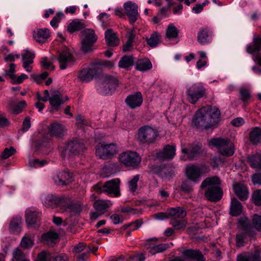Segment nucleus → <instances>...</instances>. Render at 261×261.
Returning <instances> with one entry per match:
<instances>
[{
	"mask_svg": "<svg viewBox=\"0 0 261 261\" xmlns=\"http://www.w3.org/2000/svg\"><path fill=\"white\" fill-rule=\"evenodd\" d=\"M220 114L217 107L206 106L197 111L192 120V125L196 128H209L220 121Z\"/></svg>",
	"mask_w": 261,
	"mask_h": 261,
	"instance_id": "f257e3e1",
	"label": "nucleus"
},
{
	"mask_svg": "<svg viewBox=\"0 0 261 261\" xmlns=\"http://www.w3.org/2000/svg\"><path fill=\"white\" fill-rule=\"evenodd\" d=\"M221 180L217 176L206 177L201 183L200 188L205 189L204 196L212 202H217L222 198L223 191L220 187Z\"/></svg>",
	"mask_w": 261,
	"mask_h": 261,
	"instance_id": "f03ea898",
	"label": "nucleus"
},
{
	"mask_svg": "<svg viewBox=\"0 0 261 261\" xmlns=\"http://www.w3.org/2000/svg\"><path fill=\"white\" fill-rule=\"evenodd\" d=\"M119 161L125 167L133 169L138 168L141 161V158L136 152L127 151L119 155Z\"/></svg>",
	"mask_w": 261,
	"mask_h": 261,
	"instance_id": "7ed1b4c3",
	"label": "nucleus"
},
{
	"mask_svg": "<svg viewBox=\"0 0 261 261\" xmlns=\"http://www.w3.org/2000/svg\"><path fill=\"white\" fill-rule=\"evenodd\" d=\"M210 144L216 146L223 155L229 156L234 154V146L229 139L214 138L211 140Z\"/></svg>",
	"mask_w": 261,
	"mask_h": 261,
	"instance_id": "20e7f679",
	"label": "nucleus"
},
{
	"mask_svg": "<svg viewBox=\"0 0 261 261\" xmlns=\"http://www.w3.org/2000/svg\"><path fill=\"white\" fill-rule=\"evenodd\" d=\"M238 227L240 231L236 234V245L241 247L244 245L245 240L247 237H253L254 231H251L246 219L241 218L239 221Z\"/></svg>",
	"mask_w": 261,
	"mask_h": 261,
	"instance_id": "39448f33",
	"label": "nucleus"
},
{
	"mask_svg": "<svg viewBox=\"0 0 261 261\" xmlns=\"http://www.w3.org/2000/svg\"><path fill=\"white\" fill-rule=\"evenodd\" d=\"M158 135L157 130L146 125L139 129L138 139L141 143L149 145L155 142Z\"/></svg>",
	"mask_w": 261,
	"mask_h": 261,
	"instance_id": "423d86ee",
	"label": "nucleus"
},
{
	"mask_svg": "<svg viewBox=\"0 0 261 261\" xmlns=\"http://www.w3.org/2000/svg\"><path fill=\"white\" fill-rule=\"evenodd\" d=\"M120 179L117 178L106 182L102 186L97 184L93 188L98 193L106 192L109 195H113L114 197H118L120 195Z\"/></svg>",
	"mask_w": 261,
	"mask_h": 261,
	"instance_id": "0eeeda50",
	"label": "nucleus"
},
{
	"mask_svg": "<svg viewBox=\"0 0 261 261\" xmlns=\"http://www.w3.org/2000/svg\"><path fill=\"white\" fill-rule=\"evenodd\" d=\"M83 38L81 40V50L86 54L93 51L94 44L97 40V37L93 30L87 29L82 32Z\"/></svg>",
	"mask_w": 261,
	"mask_h": 261,
	"instance_id": "6e6552de",
	"label": "nucleus"
},
{
	"mask_svg": "<svg viewBox=\"0 0 261 261\" xmlns=\"http://www.w3.org/2000/svg\"><path fill=\"white\" fill-rule=\"evenodd\" d=\"M117 153L116 146L114 144L99 143L96 146V155L103 160L112 158Z\"/></svg>",
	"mask_w": 261,
	"mask_h": 261,
	"instance_id": "1a4fd4ad",
	"label": "nucleus"
},
{
	"mask_svg": "<svg viewBox=\"0 0 261 261\" xmlns=\"http://www.w3.org/2000/svg\"><path fill=\"white\" fill-rule=\"evenodd\" d=\"M210 169L203 166L199 167L194 165H190L186 167V174L187 178L193 181L197 182L199 180L201 175L204 172H208Z\"/></svg>",
	"mask_w": 261,
	"mask_h": 261,
	"instance_id": "9d476101",
	"label": "nucleus"
},
{
	"mask_svg": "<svg viewBox=\"0 0 261 261\" xmlns=\"http://www.w3.org/2000/svg\"><path fill=\"white\" fill-rule=\"evenodd\" d=\"M86 149L84 144L77 140L68 142L65 147L62 154H68L69 156H74L82 153Z\"/></svg>",
	"mask_w": 261,
	"mask_h": 261,
	"instance_id": "9b49d317",
	"label": "nucleus"
},
{
	"mask_svg": "<svg viewBox=\"0 0 261 261\" xmlns=\"http://www.w3.org/2000/svg\"><path fill=\"white\" fill-rule=\"evenodd\" d=\"M119 85L118 80L113 75L105 74L101 79V88L104 94H108L114 91Z\"/></svg>",
	"mask_w": 261,
	"mask_h": 261,
	"instance_id": "f8f14e48",
	"label": "nucleus"
},
{
	"mask_svg": "<svg viewBox=\"0 0 261 261\" xmlns=\"http://www.w3.org/2000/svg\"><path fill=\"white\" fill-rule=\"evenodd\" d=\"M187 99L192 103L195 104L205 94V89L201 86H195L187 90Z\"/></svg>",
	"mask_w": 261,
	"mask_h": 261,
	"instance_id": "ddd939ff",
	"label": "nucleus"
},
{
	"mask_svg": "<svg viewBox=\"0 0 261 261\" xmlns=\"http://www.w3.org/2000/svg\"><path fill=\"white\" fill-rule=\"evenodd\" d=\"M101 71L100 67L94 65L90 68L81 70L79 72L78 78L83 82H88L99 74Z\"/></svg>",
	"mask_w": 261,
	"mask_h": 261,
	"instance_id": "4468645a",
	"label": "nucleus"
},
{
	"mask_svg": "<svg viewBox=\"0 0 261 261\" xmlns=\"http://www.w3.org/2000/svg\"><path fill=\"white\" fill-rule=\"evenodd\" d=\"M182 153L185 154V160H193L202 153L201 146L200 144H191L188 148H182Z\"/></svg>",
	"mask_w": 261,
	"mask_h": 261,
	"instance_id": "2eb2a0df",
	"label": "nucleus"
},
{
	"mask_svg": "<svg viewBox=\"0 0 261 261\" xmlns=\"http://www.w3.org/2000/svg\"><path fill=\"white\" fill-rule=\"evenodd\" d=\"M58 186H66L72 182V174L68 170L59 171L53 178Z\"/></svg>",
	"mask_w": 261,
	"mask_h": 261,
	"instance_id": "dca6fc26",
	"label": "nucleus"
},
{
	"mask_svg": "<svg viewBox=\"0 0 261 261\" xmlns=\"http://www.w3.org/2000/svg\"><path fill=\"white\" fill-rule=\"evenodd\" d=\"M175 146L166 145L156 153V156L162 161L172 160L175 155Z\"/></svg>",
	"mask_w": 261,
	"mask_h": 261,
	"instance_id": "f3484780",
	"label": "nucleus"
},
{
	"mask_svg": "<svg viewBox=\"0 0 261 261\" xmlns=\"http://www.w3.org/2000/svg\"><path fill=\"white\" fill-rule=\"evenodd\" d=\"M182 256L184 261L186 259H191L194 261H206L205 257L198 249H188L182 252Z\"/></svg>",
	"mask_w": 261,
	"mask_h": 261,
	"instance_id": "a211bd4d",
	"label": "nucleus"
},
{
	"mask_svg": "<svg viewBox=\"0 0 261 261\" xmlns=\"http://www.w3.org/2000/svg\"><path fill=\"white\" fill-rule=\"evenodd\" d=\"M124 9L130 22H135L139 17L137 5L132 2H127L124 4Z\"/></svg>",
	"mask_w": 261,
	"mask_h": 261,
	"instance_id": "6ab92c4d",
	"label": "nucleus"
},
{
	"mask_svg": "<svg viewBox=\"0 0 261 261\" xmlns=\"http://www.w3.org/2000/svg\"><path fill=\"white\" fill-rule=\"evenodd\" d=\"M125 102L131 109L140 107L143 102V97L140 92H137L134 94L129 95L125 99Z\"/></svg>",
	"mask_w": 261,
	"mask_h": 261,
	"instance_id": "aec40b11",
	"label": "nucleus"
},
{
	"mask_svg": "<svg viewBox=\"0 0 261 261\" xmlns=\"http://www.w3.org/2000/svg\"><path fill=\"white\" fill-rule=\"evenodd\" d=\"M63 200H64V196H57L49 195L46 197L44 203L45 206L48 208H55L58 205L61 206Z\"/></svg>",
	"mask_w": 261,
	"mask_h": 261,
	"instance_id": "412c9836",
	"label": "nucleus"
},
{
	"mask_svg": "<svg viewBox=\"0 0 261 261\" xmlns=\"http://www.w3.org/2000/svg\"><path fill=\"white\" fill-rule=\"evenodd\" d=\"M261 50V35H258L253 39V41L246 48L248 54L254 55Z\"/></svg>",
	"mask_w": 261,
	"mask_h": 261,
	"instance_id": "4be33fe9",
	"label": "nucleus"
},
{
	"mask_svg": "<svg viewBox=\"0 0 261 261\" xmlns=\"http://www.w3.org/2000/svg\"><path fill=\"white\" fill-rule=\"evenodd\" d=\"M33 37L38 43H45L50 37V32L47 29H39L34 31Z\"/></svg>",
	"mask_w": 261,
	"mask_h": 261,
	"instance_id": "5701e85b",
	"label": "nucleus"
},
{
	"mask_svg": "<svg viewBox=\"0 0 261 261\" xmlns=\"http://www.w3.org/2000/svg\"><path fill=\"white\" fill-rule=\"evenodd\" d=\"M68 100V97L67 96H66L64 99L61 95L55 93L50 97L49 103L52 109L58 111L60 108V106Z\"/></svg>",
	"mask_w": 261,
	"mask_h": 261,
	"instance_id": "b1692460",
	"label": "nucleus"
},
{
	"mask_svg": "<svg viewBox=\"0 0 261 261\" xmlns=\"http://www.w3.org/2000/svg\"><path fill=\"white\" fill-rule=\"evenodd\" d=\"M234 192L238 197L242 201L246 200L248 197V191L247 187L242 184L233 185Z\"/></svg>",
	"mask_w": 261,
	"mask_h": 261,
	"instance_id": "393cba45",
	"label": "nucleus"
},
{
	"mask_svg": "<svg viewBox=\"0 0 261 261\" xmlns=\"http://www.w3.org/2000/svg\"><path fill=\"white\" fill-rule=\"evenodd\" d=\"M242 219L247 220L251 231H254L253 229H254L259 232H261V215L257 214H253L251 222L247 218H242Z\"/></svg>",
	"mask_w": 261,
	"mask_h": 261,
	"instance_id": "a878e982",
	"label": "nucleus"
},
{
	"mask_svg": "<svg viewBox=\"0 0 261 261\" xmlns=\"http://www.w3.org/2000/svg\"><path fill=\"white\" fill-rule=\"evenodd\" d=\"M72 56L70 53L68 51H62L60 53L58 60L60 63V68L61 69H65L67 67V63L72 61Z\"/></svg>",
	"mask_w": 261,
	"mask_h": 261,
	"instance_id": "bb28decb",
	"label": "nucleus"
},
{
	"mask_svg": "<svg viewBox=\"0 0 261 261\" xmlns=\"http://www.w3.org/2000/svg\"><path fill=\"white\" fill-rule=\"evenodd\" d=\"M105 39L107 44L110 46H116L119 44V40L116 34L112 29H109L105 32Z\"/></svg>",
	"mask_w": 261,
	"mask_h": 261,
	"instance_id": "cd10ccee",
	"label": "nucleus"
},
{
	"mask_svg": "<svg viewBox=\"0 0 261 261\" xmlns=\"http://www.w3.org/2000/svg\"><path fill=\"white\" fill-rule=\"evenodd\" d=\"M247 162L252 168L261 171V154H255L248 156Z\"/></svg>",
	"mask_w": 261,
	"mask_h": 261,
	"instance_id": "c85d7f7f",
	"label": "nucleus"
},
{
	"mask_svg": "<svg viewBox=\"0 0 261 261\" xmlns=\"http://www.w3.org/2000/svg\"><path fill=\"white\" fill-rule=\"evenodd\" d=\"M34 57L35 54L28 50H25V53L22 55V58L23 61V67L28 72H31L32 71V67L29 66V65L33 63Z\"/></svg>",
	"mask_w": 261,
	"mask_h": 261,
	"instance_id": "c756f323",
	"label": "nucleus"
},
{
	"mask_svg": "<svg viewBox=\"0 0 261 261\" xmlns=\"http://www.w3.org/2000/svg\"><path fill=\"white\" fill-rule=\"evenodd\" d=\"M49 130L50 136L61 138L64 136L65 128L62 124L54 123L50 125Z\"/></svg>",
	"mask_w": 261,
	"mask_h": 261,
	"instance_id": "7c9ffc66",
	"label": "nucleus"
},
{
	"mask_svg": "<svg viewBox=\"0 0 261 261\" xmlns=\"http://www.w3.org/2000/svg\"><path fill=\"white\" fill-rule=\"evenodd\" d=\"M112 205L110 201L97 200L94 202L93 206L96 211L99 212L101 214H103Z\"/></svg>",
	"mask_w": 261,
	"mask_h": 261,
	"instance_id": "2f4dec72",
	"label": "nucleus"
},
{
	"mask_svg": "<svg viewBox=\"0 0 261 261\" xmlns=\"http://www.w3.org/2000/svg\"><path fill=\"white\" fill-rule=\"evenodd\" d=\"M21 223L22 220L20 217H17L13 218L9 225L10 232L14 234L19 233L21 229Z\"/></svg>",
	"mask_w": 261,
	"mask_h": 261,
	"instance_id": "473e14b6",
	"label": "nucleus"
},
{
	"mask_svg": "<svg viewBox=\"0 0 261 261\" xmlns=\"http://www.w3.org/2000/svg\"><path fill=\"white\" fill-rule=\"evenodd\" d=\"M59 237L57 233L49 231L44 233L41 237V241L48 245H53L56 243V241Z\"/></svg>",
	"mask_w": 261,
	"mask_h": 261,
	"instance_id": "72a5a7b5",
	"label": "nucleus"
},
{
	"mask_svg": "<svg viewBox=\"0 0 261 261\" xmlns=\"http://www.w3.org/2000/svg\"><path fill=\"white\" fill-rule=\"evenodd\" d=\"M237 261H261L260 252L255 251L250 255L240 254L238 256Z\"/></svg>",
	"mask_w": 261,
	"mask_h": 261,
	"instance_id": "f704fd0d",
	"label": "nucleus"
},
{
	"mask_svg": "<svg viewBox=\"0 0 261 261\" xmlns=\"http://www.w3.org/2000/svg\"><path fill=\"white\" fill-rule=\"evenodd\" d=\"M250 142L253 145H256L261 142V128L258 127L252 129L249 134Z\"/></svg>",
	"mask_w": 261,
	"mask_h": 261,
	"instance_id": "c9c22d12",
	"label": "nucleus"
},
{
	"mask_svg": "<svg viewBox=\"0 0 261 261\" xmlns=\"http://www.w3.org/2000/svg\"><path fill=\"white\" fill-rule=\"evenodd\" d=\"M242 205L241 203L237 199L233 198L231 200L230 214L233 216H238L240 215L242 211Z\"/></svg>",
	"mask_w": 261,
	"mask_h": 261,
	"instance_id": "e433bc0d",
	"label": "nucleus"
},
{
	"mask_svg": "<svg viewBox=\"0 0 261 261\" xmlns=\"http://www.w3.org/2000/svg\"><path fill=\"white\" fill-rule=\"evenodd\" d=\"M64 200H63V203L61 204L62 208L65 211L68 212H75L77 208V205L71 202L70 198L68 197L64 196Z\"/></svg>",
	"mask_w": 261,
	"mask_h": 261,
	"instance_id": "4c0bfd02",
	"label": "nucleus"
},
{
	"mask_svg": "<svg viewBox=\"0 0 261 261\" xmlns=\"http://www.w3.org/2000/svg\"><path fill=\"white\" fill-rule=\"evenodd\" d=\"M151 68L152 64L148 59H139L136 62V68L138 70L145 71Z\"/></svg>",
	"mask_w": 261,
	"mask_h": 261,
	"instance_id": "58836bf2",
	"label": "nucleus"
},
{
	"mask_svg": "<svg viewBox=\"0 0 261 261\" xmlns=\"http://www.w3.org/2000/svg\"><path fill=\"white\" fill-rule=\"evenodd\" d=\"M39 213L28 211L25 214L26 223L30 225L37 224L39 220Z\"/></svg>",
	"mask_w": 261,
	"mask_h": 261,
	"instance_id": "ea45409f",
	"label": "nucleus"
},
{
	"mask_svg": "<svg viewBox=\"0 0 261 261\" xmlns=\"http://www.w3.org/2000/svg\"><path fill=\"white\" fill-rule=\"evenodd\" d=\"M34 237L29 234H25L21 239L20 246L24 249H29L34 245Z\"/></svg>",
	"mask_w": 261,
	"mask_h": 261,
	"instance_id": "a19ab883",
	"label": "nucleus"
},
{
	"mask_svg": "<svg viewBox=\"0 0 261 261\" xmlns=\"http://www.w3.org/2000/svg\"><path fill=\"white\" fill-rule=\"evenodd\" d=\"M161 35L157 32H153L150 38H146L147 44L151 47H154L159 43L161 39Z\"/></svg>",
	"mask_w": 261,
	"mask_h": 261,
	"instance_id": "79ce46f5",
	"label": "nucleus"
},
{
	"mask_svg": "<svg viewBox=\"0 0 261 261\" xmlns=\"http://www.w3.org/2000/svg\"><path fill=\"white\" fill-rule=\"evenodd\" d=\"M169 215L178 218H184L186 216V212L184 208L176 207L171 208L169 211Z\"/></svg>",
	"mask_w": 261,
	"mask_h": 261,
	"instance_id": "37998d69",
	"label": "nucleus"
},
{
	"mask_svg": "<svg viewBox=\"0 0 261 261\" xmlns=\"http://www.w3.org/2000/svg\"><path fill=\"white\" fill-rule=\"evenodd\" d=\"M86 27V25L79 21H72L67 27V31L72 33L76 31H79Z\"/></svg>",
	"mask_w": 261,
	"mask_h": 261,
	"instance_id": "c03bdc74",
	"label": "nucleus"
},
{
	"mask_svg": "<svg viewBox=\"0 0 261 261\" xmlns=\"http://www.w3.org/2000/svg\"><path fill=\"white\" fill-rule=\"evenodd\" d=\"M134 65V59L131 56H124L119 62V66L123 68H127Z\"/></svg>",
	"mask_w": 261,
	"mask_h": 261,
	"instance_id": "a18cd8bd",
	"label": "nucleus"
},
{
	"mask_svg": "<svg viewBox=\"0 0 261 261\" xmlns=\"http://www.w3.org/2000/svg\"><path fill=\"white\" fill-rule=\"evenodd\" d=\"M170 224L172 225L174 230H184L186 227L187 222L185 220H179L175 218L170 221Z\"/></svg>",
	"mask_w": 261,
	"mask_h": 261,
	"instance_id": "49530a36",
	"label": "nucleus"
},
{
	"mask_svg": "<svg viewBox=\"0 0 261 261\" xmlns=\"http://www.w3.org/2000/svg\"><path fill=\"white\" fill-rule=\"evenodd\" d=\"M169 247L168 244H160L158 245L153 246L148 248V252L151 254L154 255L158 253H161L165 251Z\"/></svg>",
	"mask_w": 261,
	"mask_h": 261,
	"instance_id": "de8ad7c7",
	"label": "nucleus"
},
{
	"mask_svg": "<svg viewBox=\"0 0 261 261\" xmlns=\"http://www.w3.org/2000/svg\"><path fill=\"white\" fill-rule=\"evenodd\" d=\"M198 41L201 44H204L209 41V35L206 29H201L197 36Z\"/></svg>",
	"mask_w": 261,
	"mask_h": 261,
	"instance_id": "09e8293b",
	"label": "nucleus"
},
{
	"mask_svg": "<svg viewBox=\"0 0 261 261\" xmlns=\"http://www.w3.org/2000/svg\"><path fill=\"white\" fill-rule=\"evenodd\" d=\"M179 31L178 29L172 24L169 25L166 32V36L167 38L173 39L178 36Z\"/></svg>",
	"mask_w": 261,
	"mask_h": 261,
	"instance_id": "8fccbe9b",
	"label": "nucleus"
},
{
	"mask_svg": "<svg viewBox=\"0 0 261 261\" xmlns=\"http://www.w3.org/2000/svg\"><path fill=\"white\" fill-rule=\"evenodd\" d=\"M12 255L15 261H23L27 258L26 254L19 248L15 249Z\"/></svg>",
	"mask_w": 261,
	"mask_h": 261,
	"instance_id": "3c124183",
	"label": "nucleus"
},
{
	"mask_svg": "<svg viewBox=\"0 0 261 261\" xmlns=\"http://www.w3.org/2000/svg\"><path fill=\"white\" fill-rule=\"evenodd\" d=\"M240 99L244 102H247L250 98L251 94L249 89L245 88H242L240 89Z\"/></svg>",
	"mask_w": 261,
	"mask_h": 261,
	"instance_id": "603ef678",
	"label": "nucleus"
},
{
	"mask_svg": "<svg viewBox=\"0 0 261 261\" xmlns=\"http://www.w3.org/2000/svg\"><path fill=\"white\" fill-rule=\"evenodd\" d=\"M28 78V75L23 73L20 76L16 77L15 74H11L10 79L12 80V83L13 84H20L22 81Z\"/></svg>",
	"mask_w": 261,
	"mask_h": 261,
	"instance_id": "864d4df0",
	"label": "nucleus"
},
{
	"mask_svg": "<svg viewBox=\"0 0 261 261\" xmlns=\"http://www.w3.org/2000/svg\"><path fill=\"white\" fill-rule=\"evenodd\" d=\"M252 198L255 205L261 206V190L255 191L252 194Z\"/></svg>",
	"mask_w": 261,
	"mask_h": 261,
	"instance_id": "5fc2aeb1",
	"label": "nucleus"
},
{
	"mask_svg": "<svg viewBox=\"0 0 261 261\" xmlns=\"http://www.w3.org/2000/svg\"><path fill=\"white\" fill-rule=\"evenodd\" d=\"M16 150L13 147H11L9 148H6L2 152V158L4 159H6L14 154Z\"/></svg>",
	"mask_w": 261,
	"mask_h": 261,
	"instance_id": "6e6d98bb",
	"label": "nucleus"
},
{
	"mask_svg": "<svg viewBox=\"0 0 261 261\" xmlns=\"http://www.w3.org/2000/svg\"><path fill=\"white\" fill-rule=\"evenodd\" d=\"M27 103L24 100H22L18 102L16 106L12 109V112L14 114H18L22 112V109L26 106Z\"/></svg>",
	"mask_w": 261,
	"mask_h": 261,
	"instance_id": "4d7b16f0",
	"label": "nucleus"
},
{
	"mask_svg": "<svg viewBox=\"0 0 261 261\" xmlns=\"http://www.w3.org/2000/svg\"><path fill=\"white\" fill-rule=\"evenodd\" d=\"M139 179V175H135L129 181V189L132 192L136 191L137 188V182Z\"/></svg>",
	"mask_w": 261,
	"mask_h": 261,
	"instance_id": "13d9d810",
	"label": "nucleus"
},
{
	"mask_svg": "<svg viewBox=\"0 0 261 261\" xmlns=\"http://www.w3.org/2000/svg\"><path fill=\"white\" fill-rule=\"evenodd\" d=\"M31 127V118L29 117L25 118L22 123V128L20 131L23 133L27 132Z\"/></svg>",
	"mask_w": 261,
	"mask_h": 261,
	"instance_id": "bf43d9fd",
	"label": "nucleus"
},
{
	"mask_svg": "<svg viewBox=\"0 0 261 261\" xmlns=\"http://www.w3.org/2000/svg\"><path fill=\"white\" fill-rule=\"evenodd\" d=\"M63 15V14L62 12H59L57 13L56 16L50 21V25L53 27H56L57 24L59 22Z\"/></svg>",
	"mask_w": 261,
	"mask_h": 261,
	"instance_id": "052dcab7",
	"label": "nucleus"
},
{
	"mask_svg": "<svg viewBox=\"0 0 261 261\" xmlns=\"http://www.w3.org/2000/svg\"><path fill=\"white\" fill-rule=\"evenodd\" d=\"M143 223V220L142 219H139L135 221L130 223V227H132V230L134 231L138 229Z\"/></svg>",
	"mask_w": 261,
	"mask_h": 261,
	"instance_id": "680f3d73",
	"label": "nucleus"
},
{
	"mask_svg": "<svg viewBox=\"0 0 261 261\" xmlns=\"http://www.w3.org/2000/svg\"><path fill=\"white\" fill-rule=\"evenodd\" d=\"M86 247V244L81 242L74 247L73 251L76 253H79L83 251Z\"/></svg>",
	"mask_w": 261,
	"mask_h": 261,
	"instance_id": "e2e57ef3",
	"label": "nucleus"
},
{
	"mask_svg": "<svg viewBox=\"0 0 261 261\" xmlns=\"http://www.w3.org/2000/svg\"><path fill=\"white\" fill-rule=\"evenodd\" d=\"M252 181L254 185H261V173H255L252 175Z\"/></svg>",
	"mask_w": 261,
	"mask_h": 261,
	"instance_id": "0e129e2a",
	"label": "nucleus"
},
{
	"mask_svg": "<svg viewBox=\"0 0 261 261\" xmlns=\"http://www.w3.org/2000/svg\"><path fill=\"white\" fill-rule=\"evenodd\" d=\"M88 251L86 252H84L77 256V261H86L88 257L89 253L90 251H91V250L90 247H88Z\"/></svg>",
	"mask_w": 261,
	"mask_h": 261,
	"instance_id": "69168bd1",
	"label": "nucleus"
},
{
	"mask_svg": "<svg viewBox=\"0 0 261 261\" xmlns=\"http://www.w3.org/2000/svg\"><path fill=\"white\" fill-rule=\"evenodd\" d=\"M180 188L182 191L187 193H190L193 190L192 187L187 181L182 182Z\"/></svg>",
	"mask_w": 261,
	"mask_h": 261,
	"instance_id": "338daca9",
	"label": "nucleus"
},
{
	"mask_svg": "<svg viewBox=\"0 0 261 261\" xmlns=\"http://www.w3.org/2000/svg\"><path fill=\"white\" fill-rule=\"evenodd\" d=\"M111 219L115 224L121 223L123 220L122 216L117 214L112 215L111 216Z\"/></svg>",
	"mask_w": 261,
	"mask_h": 261,
	"instance_id": "774afa93",
	"label": "nucleus"
}]
</instances>
